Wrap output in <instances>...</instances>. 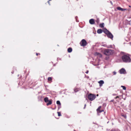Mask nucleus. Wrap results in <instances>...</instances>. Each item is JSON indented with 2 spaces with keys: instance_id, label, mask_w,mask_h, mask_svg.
Returning a JSON list of instances; mask_svg holds the SVG:
<instances>
[{
  "instance_id": "f257e3e1",
  "label": "nucleus",
  "mask_w": 131,
  "mask_h": 131,
  "mask_svg": "<svg viewBox=\"0 0 131 131\" xmlns=\"http://www.w3.org/2000/svg\"><path fill=\"white\" fill-rule=\"evenodd\" d=\"M123 61L125 62H130L131 59L128 54L124 55L122 57Z\"/></svg>"
},
{
  "instance_id": "f03ea898",
  "label": "nucleus",
  "mask_w": 131,
  "mask_h": 131,
  "mask_svg": "<svg viewBox=\"0 0 131 131\" xmlns=\"http://www.w3.org/2000/svg\"><path fill=\"white\" fill-rule=\"evenodd\" d=\"M113 52V50L112 49H107L105 50L104 53L105 55L109 56L112 54Z\"/></svg>"
},
{
  "instance_id": "7ed1b4c3",
  "label": "nucleus",
  "mask_w": 131,
  "mask_h": 131,
  "mask_svg": "<svg viewBox=\"0 0 131 131\" xmlns=\"http://www.w3.org/2000/svg\"><path fill=\"white\" fill-rule=\"evenodd\" d=\"M96 97L95 95L92 94H90L88 95V99L91 101L94 100L96 98Z\"/></svg>"
},
{
  "instance_id": "20e7f679",
  "label": "nucleus",
  "mask_w": 131,
  "mask_h": 131,
  "mask_svg": "<svg viewBox=\"0 0 131 131\" xmlns=\"http://www.w3.org/2000/svg\"><path fill=\"white\" fill-rule=\"evenodd\" d=\"M81 45L82 46H84L87 44L86 40L84 39H82L80 42Z\"/></svg>"
},
{
  "instance_id": "39448f33",
  "label": "nucleus",
  "mask_w": 131,
  "mask_h": 131,
  "mask_svg": "<svg viewBox=\"0 0 131 131\" xmlns=\"http://www.w3.org/2000/svg\"><path fill=\"white\" fill-rule=\"evenodd\" d=\"M119 72L121 74H125L126 73V71L125 69L123 68H122L119 70Z\"/></svg>"
},
{
  "instance_id": "423d86ee",
  "label": "nucleus",
  "mask_w": 131,
  "mask_h": 131,
  "mask_svg": "<svg viewBox=\"0 0 131 131\" xmlns=\"http://www.w3.org/2000/svg\"><path fill=\"white\" fill-rule=\"evenodd\" d=\"M107 35L108 38L111 39L112 40L113 39V35L110 32Z\"/></svg>"
},
{
  "instance_id": "0eeeda50",
  "label": "nucleus",
  "mask_w": 131,
  "mask_h": 131,
  "mask_svg": "<svg viewBox=\"0 0 131 131\" xmlns=\"http://www.w3.org/2000/svg\"><path fill=\"white\" fill-rule=\"evenodd\" d=\"M89 23L91 25L94 24L95 23V21L94 19H91L89 20Z\"/></svg>"
},
{
  "instance_id": "6e6552de",
  "label": "nucleus",
  "mask_w": 131,
  "mask_h": 131,
  "mask_svg": "<svg viewBox=\"0 0 131 131\" xmlns=\"http://www.w3.org/2000/svg\"><path fill=\"white\" fill-rule=\"evenodd\" d=\"M117 9L118 10H120L122 11L125 10H127V9L123 8L120 7H117Z\"/></svg>"
},
{
  "instance_id": "1a4fd4ad",
  "label": "nucleus",
  "mask_w": 131,
  "mask_h": 131,
  "mask_svg": "<svg viewBox=\"0 0 131 131\" xmlns=\"http://www.w3.org/2000/svg\"><path fill=\"white\" fill-rule=\"evenodd\" d=\"M98 83L99 84L100 86L101 87L102 86L103 84L104 83V82L103 80H101L99 81Z\"/></svg>"
},
{
  "instance_id": "9d476101",
  "label": "nucleus",
  "mask_w": 131,
  "mask_h": 131,
  "mask_svg": "<svg viewBox=\"0 0 131 131\" xmlns=\"http://www.w3.org/2000/svg\"><path fill=\"white\" fill-rule=\"evenodd\" d=\"M103 31L106 35L110 32L106 28H104L103 29Z\"/></svg>"
},
{
  "instance_id": "9b49d317",
  "label": "nucleus",
  "mask_w": 131,
  "mask_h": 131,
  "mask_svg": "<svg viewBox=\"0 0 131 131\" xmlns=\"http://www.w3.org/2000/svg\"><path fill=\"white\" fill-rule=\"evenodd\" d=\"M57 104L59 105L58 106V109H59L61 107V104L60 101H57Z\"/></svg>"
},
{
  "instance_id": "f8f14e48",
  "label": "nucleus",
  "mask_w": 131,
  "mask_h": 131,
  "mask_svg": "<svg viewBox=\"0 0 131 131\" xmlns=\"http://www.w3.org/2000/svg\"><path fill=\"white\" fill-rule=\"evenodd\" d=\"M103 30L101 29H98L97 32L98 34H101L103 32Z\"/></svg>"
},
{
  "instance_id": "ddd939ff",
  "label": "nucleus",
  "mask_w": 131,
  "mask_h": 131,
  "mask_svg": "<svg viewBox=\"0 0 131 131\" xmlns=\"http://www.w3.org/2000/svg\"><path fill=\"white\" fill-rule=\"evenodd\" d=\"M52 101L51 100H49L47 104V105L48 106L51 104L52 103Z\"/></svg>"
},
{
  "instance_id": "4468645a",
  "label": "nucleus",
  "mask_w": 131,
  "mask_h": 131,
  "mask_svg": "<svg viewBox=\"0 0 131 131\" xmlns=\"http://www.w3.org/2000/svg\"><path fill=\"white\" fill-rule=\"evenodd\" d=\"M44 100L45 102L47 103L48 102L49 100L48 99V98L47 97H45L44 99Z\"/></svg>"
},
{
  "instance_id": "2eb2a0df",
  "label": "nucleus",
  "mask_w": 131,
  "mask_h": 131,
  "mask_svg": "<svg viewBox=\"0 0 131 131\" xmlns=\"http://www.w3.org/2000/svg\"><path fill=\"white\" fill-rule=\"evenodd\" d=\"M72 51V49L71 48H69L68 49V52L70 53Z\"/></svg>"
},
{
  "instance_id": "dca6fc26",
  "label": "nucleus",
  "mask_w": 131,
  "mask_h": 131,
  "mask_svg": "<svg viewBox=\"0 0 131 131\" xmlns=\"http://www.w3.org/2000/svg\"><path fill=\"white\" fill-rule=\"evenodd\" d=\"M104 23H102L101 24H100L99 26L101 28H103L104 27Z\"/></svg>"
},
{
  "instance_id": "f3484780",
  "label": "nucleus",
  "mask_w": 131,
  "mask_h": 131,
  "mask_svg": "<svg viewBox=\"0 0 131 131\" xmlns=\"http://www.w3.org/2000/svg\"><path fill=\"white\" fill-rule=\"evenodd\" d=\"M96 21L97 23V24H98L100 22V20L99 18H97L96 20Z\"/></svg>"
},
{
  "instance_id": "a211bd4d",
  "label": "nucleus",
  "mask_w": 131,
  "mask_h": 131,
  "mask_svg": "<svg viewBox=\"0 0 131 131\" xmlns=\"http://www.w3.org/2000/svg\"><path fill=\"white\" fill-rule=\"evenodd\" d=\"M121 87L123 88V89L124 90H126V87L125 86H123V85H122Z\"/></svg>"
},
{
  "instance_id": "6ab92c4d",
  "label": "nucleus",
  "mask_w": 131,
  "mask_h": 131,
  "mask_svg": "<svg viewBox=\"0 0 131 131\" xmlns=\"http://www.w3.org/2000/svg\"><path fill=\"white\" fill-rule=\"evenodd\" d=\"M122 116L125 118H126V115L122 114Z\"/></svg>"
},
{
  "instance_id": "aec40b11",
  "label": "nucleus",
  "mask_w": 131,
  "mask_h": 131,
  "mask_svg": "<svg viewBox=\"0 0 131 131\" xmlns=\"http://www.w3.org/2000/svg\"><path fill=\"white\" fill-rule=\"evenodd\" d=\"M101 106H99L98 108L97 109V111H99L100 109L101 108Z\"/></svg>"
},
{
  "instance_id": "412c9836",
  "label": "nucleus",
  "mask_w": 131,
  "mask_h": 131,
  "mask_svg": "<svg viewBox=\"0 0 131 131\" xmlns=\"http://www.w3.org/2000/svg\"><path fill=\"white\" fill-rule=\"evenodd\" d=\"M48 80L49 81H51L52 80V79L51 77H48Z\"/></svg>"
},
{
  "instance_id": "4be33fe9",
  "label": "nucleus",
  "mask_w": 131,
  "mask_h": 131,
  "mask_svg": "<svg viewBox=\"0 0 131 131\" xmlns=\"http://www.w3.org/2000/svg\"><path fill=\"white\" fill-rule=\"evenodd\" d=\"M74 91L75 92H76L78 91V90L77 89H74Z\"/></svg>"
},
{
  "instance_id": "5701e85b",
  "label": "nucleus",
  "mask_w": 131,
  "mask_h": 131,
  "mask_svg": "<svg viewBox=\"0 0 131 131\" xmlns=\"http://www.w3.org/2000/svg\"><path fill=\"white\" fill-rule=\"evenodd\" d=\"M111 131H120L119 130L117 129H112Z\"/></svg>"
},
{
  "instance_id": "b1692460",
  "label": "nucleus",
  "mask_w": 131,
  "mask_h": 131,
  "mask_svg": "<svg viewBox=\"0 0 131 131\" xmlns=\"http://www.w3.org/2000/svg\"><path fill=\"white\" fill-rule=\"evenodd\" d=\"M58 116H60L61 115V113L60 112H58Z\"/></svg>"
},
{
  "instance_id": "393cba45",
  "label": "nucleus",
  "mask_w": 131,
  "mask_h": 131,
  "mask_svg": "<svg viewBox=\"0 0 131 131\" xmlns=\"http://www.w3.org/2000/svg\"><path fill=\"white\" fill-rule=\"evenodd\" d=\"M100 54V53H98V52H96L95 53V55L98 56L99 55V54Z\"/></svg>"
},
{
  "instance_id": "a878e982",
  "label": "nucleus",
  "mask_w": 131,
  "mask_h": 131,
  "mask_svg": "<svg viewBox=\"0 0 131 131\" xmlns=\"http://www.w3.org/2000/svg\"><path fill=\"white\" fill-rule=\"evenodd\" d=\"M113 75H116V72L114 71L113 72Z\"/></svg>"
},
{
  "instance_id": "bb28decb",
  "label": "nucleus",
  "mask_w": 131,
  "mask_h": 131,
  "mask_svg": "<svg viewBox=\"0 0 131 131\" xmlns=\"http://www.w3.org/2000/svg\"><path fill=\"white\" fill-rule=\"evenodd\" d=\"M98 56L100 58L101 57H102V55L100 53L99 54V55H98Z\"/></svg>"
},
{
  "instance_id": "cd10ccee",
  "label": "nucleus",
  "mask_w": 131,
  "mask_h": 131,
  "mask_svg": "<svg viewBox=\"0 0 131 131\" xmlns=\"http://www.w3.org/2000/svg\"><path fill=\"white\" fill-rule=\"evenodd\" d=\"M104 111V110H100L99 111V113H101L102 112H103Z\"/></svg>"
},
{
  "instance_id": "c85d7f7f",
  "label": "nucleus",
  "mask_w": 131,
  "mask_h": 131,
  "mask_svg": "<svg viewBox=\"0 0 131 131\" xmlns=\"http://www.w3.org/2000/svg\"><path fill=\"white\" fill-rule=\"evenodd\" d=\"M119 97V96H116V97H115L114 98H115V99H117V98H118Z\"/></svg>"
},
{
  "instance_id": "c756f323",
  "label": "nucleus",
  "mask_w": 131,
  "mask_h": 131,
  "mask_svg": "<svg viewBox=\"0 0 131 131\" xmlns=\"http://www.w3.org/2000/svg\"><path fill=\"white\" fill-rule=\"evenodd\" d=\"M117 95L116 94H112V95L113 96H115V95Z\"/></svg>"
},
{
  "instance_id": "7c9ffc66",
  "label": "nucleus",
  "mask_w": 131,
  "mask_h": 131,
  "mask_svg": "<svg viewBox=\"0 0 131 131\" xmlns=\"http://www.w3.org/2000/svg\"><path fill=\"white\" fill-rule=\"evenodd\" d=\"M51 0H49V1H48V3L49 4V5H50V2H49V1H51Z\"/></svg>"
},
{
  "instance_id": "2f4dec72",
  "label": "nucleus",
  "mask_w": 131,
  "mask_h": 131,
  "mask_svg": "<svg viewBox=\"0 0 131 131\" xmlns=\"http://www.w3.org/2000/svg\"><path fill=\"white\" fill-rule=\"evenodd\" d=\"M88 72H89V71H88V70L87 71L85 72V73H87V74L88 73Z\"/></svg>"
},
{
  "instance_id": "473e14b6",
  "label": "nucleus",
  "mask_w": 131,
  "mask_h": 131,
  "mask_svg": "<svg viewBox=\"0 0 131 131\" xmlns=\"http://www.w3.org/2000/svg\"><path fill=\"white\" fill-rule=\"evenodd\" d=\"M86 104H85L84 105V109H85V107H86Z\"/></svg>"
},
{
  "instance_id": "72a5a7b5",
  "label": "nucleus",
  "mask_w": 131,
  "mask_h": 131,
  "mask_svg": "<svg viewBox=\"0 0 131 131\" xmlns=\"http://www.w3.org/2000/svg\"><path fill=\"white\" fill-rule=\"evenodd\" d=\"M110 3H111V4L112 5H113V3H112V2L111 1H110Z\"/></svg>"
},
{
  "instance_id": "f704fd0d",
  "label": "nucleus",
  "mask_w": 131,
  "mask_h": 131,
  "mask_svg": "<svg viewBox=\"0 0 131 131\" xmlns=\"http://www.w3.org/2000/svg\"><path fill=\"white\" fill-rule=\"evenodd\" d=\"M114 100H112L111 101V102H113L114 101Z\"/></svg>"
},
{
  "instance_id": "c9c22d12",
  "label": "nucleus",
  "mask_w": 131,
  "mask_h": 131,
  "mask_svg": "<svg viewBox=\"0 0 131 131\" xmlns=\"http://www.w3.org/2000/svg\"><path fill=\"white\" fill-rule=\"evenodd\" d=\"M38 54H40L39 53H36V55H38Z\"/></svg>"
},
{
  "instance_id": "e433bc0d",
  "label": "nucleus",
  "mask_w": 131,
  "mask_h": 131,
  "mask_svg": "<svg viewBox=\"0 0 131 131\" xmlns=\"http://www.w3.org/2000/svg\"><path fill=\"white\" fill-rule=\"evenodd\" d=\"M98 96V94H97V96Z\"/></svg>"
},
{
  "instance_id": "4c0bfd02",
  "label": "nucleus",
  "mask_w": 131,
  "mask_h": 131,
  "mask_svg": "<svg viewBox=\"0 0 131 131\" xmlns=\"http://www.w3.org/2000/svg\"><path fill=\"white\" fill-rule=\"evenodd\" d=\"M12 73H13V72H12Z\"/></svg>"
},
{
  "instance_id": "58836bf2",
  "label": "nucleus",
  "mask_w": 131,
  "mask_h": 131,
  "mask_svg": "<svg viewBox=\"0 0 131 131\" xmlns=\"http://www.w3.org/2000/svg\"><path fill=\"white\" fill-rule=\"evenodd\" d=\"M76 17H75V19H76Z\"/></svg>"
}]
</instances>
